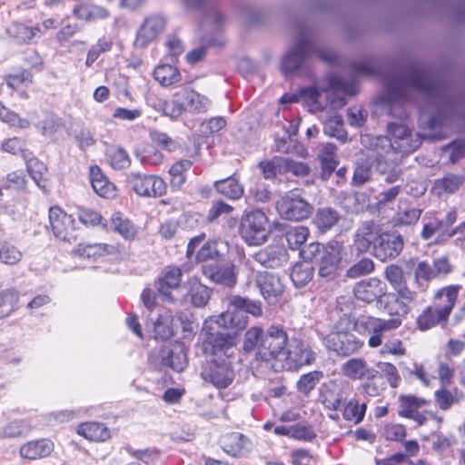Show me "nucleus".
I'll list each match as a JSON object with an SVG mask.
<instances>
[{
	"mask_svg": "<svg viewBox=\"0 0 465 465\" xmlns=\"http://www.w3.org/2000/svg\"><path fill=\"white\" fill-rule=\"evenodd\" d=\"M414 92L423 95L438 96L443 92V84L436 74L424 67H411L403 75L388 79L384 84V101L390 114L399 118L406 117L403 108Z\"/></svg>",
	"mask_w": 465,
	"mask_h": 465,
	"instance_id": "obj_1",
	"label": "nucleus"
},
{
	"mask_svg": "<svg viewBox=\"0 0 465 465\" xmlns=\"http://www.w3.org/2000/svg\"><path fill=\"white\" fill-rule=\"evenodd\" d=\"M387 134L388 136L365 134L361 138L366 156L377 163V169L381 173L395 164L396 159L391 154L407 155L416 151L421 143L420 135L413 134L404 124H388Z\"/></svg>",
	"mask_w": 465,
	"mask_h": 465,
	"instance_id": "obj_2",
	"label": "nucleus"
},
{
	"mask_svg": "<svg viewBox=\"0 0 465 465\" xmlns=\"http://www.w3.org/2000/svg\"><path fill=\"white\" fill-rule=\"evenodd\" d=\"M289 342V337L284 328L272 325L266 331L265 336L258 347L256 359L266 362L272 369V363L281 361Z\"/></svg>",
	"mask_w": 465,
	"mask_h": 465,
	"instance_id": "obj_3",
	"label": "nucleus"
},
{
	"mask_svg": "<svg viewBox=\"0 0 465 465\" xmlns=\"http://www.w3.org/2000/svg\"><path fill=\"white\" fill-rule=\"evenodd\" d=\"M314 51L309 33L306 30L301 31L295 39L293 46L282 59L281 71L284 76L289 77L303 68Z\"/></svg>",
	"mask_w": 465,
	"mask_h": 465,
	"instance_id": "obj_4",
	"label": "nucleus"
},
{
	"mask_svg": "<svg viewBox=\"0 0 465 465\" xmlns=\"http://www.w3.org/2000/svg\"><path fill=\"white\" fill-rule=\"evenodd\" d=\"M317 354L301 339L292 338L280 361L272 363L275 371L287 370L298 371L303 366L312 365L316 360Z\"/></svg>",
	"mask_w": 465,
	"mask_h": 465,
	"instance_id": "obj_5",
	"label": "nucleus"
},
{
	"mask_svg": "<svg viewBox=\"0 0 465 465\" xmlns=\"http://www.w3.org/2000/svg\"><path fill=\"white\" fill-rule=\"evenodd\" d=\"M276 210L282 218L299 222L309 218L313 207L299 189H294L285 193L277 201Z\"/></svg>",
	"mask_w": 465,
	"mask_h": 465,
	"instance_id": "obj_6",
	"label": "nucleus"
},
{
	"mask_svg": "<svg viewBox=\"0 0 465 465\" xmlns=\"http://www.w3.org/2000/svg\"><path fill=\"white\" fill-rule=\"evenodd\" d=\"M268 218L261 210L247 213L241 221L240 233L248 245H261L267 240Z\"/></svg>",
	"mask_w": 465,
	"mask_h": 465,
	"instance_id": "obj_7",
	"label": "nucleus"
},
{
	"mask_svg": "<svg viewBox=\"0 0 465 465\" xmlns=\"http://www.w3.org/2000/svg\"><path fill=\"white\" fill-rule=\"evenodd\" d=\"M323 344L328 351L339 356L347 357L356 353L364 341L353 332L347 331H331L323 338Z\"/></svg>",
	"mask_w": 465,
	"mask_h": 465,
	"instance_id": "obj_8",
	"label": "nucleus"
},
{
	"mask_svg": "<svg viewBox=\"0 0 465 465\" xmlns=\"http://www.w3.org/2000/svg\"><path fill=\"white\" fill-rule=\"evenodd\" d=\"M127 183L136 194L143 197L156 198L166 192V183L157 175L132 172L127 176Z\"/></svg>",
	"mask_w": 465,
	"mask_h": 465,
	"instance_id": "obj_9",
	"label": "nucleus"
},
{
	"mask_svg": "<svg viewBox=\"0 0 465 465\" xmlns=\"http://www.w3.org/2000/svg\"><path fill=\"white\" fill-rule=\"evenodd\" d=\"M205 348L214 357L213 360L231 361L237 353L235 338L229 333H210L205 341Z\"/></svg>",
	"mask_w": 465,
	"mask_h": 465,
	"instance_id": "obj_10",
	"label": "nucleus"
},
{
	"mask_svg": "<svg viewBox=\"0 0 465 465\" xmlns=\"http://www.w3.org/2000/svg\"><path fill=\"white\" fill-rule=\"evenodd\" d=\"M203 274L216 284L232 288L237 282L238 272L232 262H211L202 265Z\"/></svg>",
	"mask_w": 465,
	"mask_h": 465,
	"instance_id": "obj_11",
	"label": "nucleus"
},
{
	"mask_svg": "<svg viewBox=\"0 0 465 465\" xmlns=\"http://www.w3.org/2000/svg\"><path fill=\"white\" fill-rule=\"evenodd\" d=\"M203 379L217 389L229 387L235 377L231 361L213 360L202 372Z\"/></svg>",
	"mask_w": 465,
	"mask_h": 465,
	"instance_id": "obj_12",
	"label": "nucleus"
},
{
	"mask_svg": "<svg viewBox=\"0 0 465 465\" xmlns=\"http://www.w3.org/2000/svg\"><path fill=\"white\" fill-rule=\"evenodd\" d=\"M403 245L404 242L401 234L381 231L373 245L372 253L378 260L385 262L396 258L401 252Z\"/></svg>",
	"mask_w": 465,
	"mask_h": 465,
	"instance_id": "obj_13",
	"label": "nucleus"
},
{
	"mask_svg": "<svg viewBox=\"0 0 465 465\" xmlns=\"http://www.w3.org/2000/svg\"><path fill=\"white\" fill-rule=\"evenodd\" d=\"M344 246L339 242H330L322 252L319 261V274L321 277L332 279L337 272V269L342 261Z\"/></svg>",
	"mask_w": 465,
	"mask_h": 465,
	"instance_id": "obj_14",
	"label": "nucleus"
},
{
	"mask_svg": "<svg viewBox=\"0 0 465 465\" xmlns=\"http://www.w3.org/2000/svg\"><path fill=\"white\" fill-rule=\"evenodd\" d=\"M49 223L54 235L62 241L70 242L74 232V219L59 206L49 209Z\"/></svg>",
	"mask_w": 465,
	"mask_h": 465,
	"instance_id": "obj_15",
	"label": "nucleus"
},
{
	"mask_svg": "<svg viewBox=\"0 0 465 465\" xmlns=\"http://www.w3.org/2000/svg\"><path fill=\"white\" fill-rule=\"evenodd\" d=\"M157 359L160 361V368L168 367L178 372L183 371L187 365V355L182 344L162 347Z\"/></svg>",
	"mask_w": 465,
	"mask_h": 465,
	"instance_id": "obj_16",
	"label": "nucleus"
},
{
	"mask_svg": "<svg viewBox=\"0 0 465 465\" xmlns=\"http://www.w3.org/2000/svg\"><path fill=\"white\" fill-rule=\"evenodd\" d=\"M183 272L176 266H167L157 281V293L163 301L173 302V292L180 287Z\"/></svg>",
	"mask_w": 465,
	"mask_h": 465,
	"instance_id": "obj_17",
	"label": "nucleus"
},
{
	"mask_svg": "<svg viewBox=\"0 0 465 465\" xmlns=\"http://www.w3.org/2000/svg\"><path fill=\"white\" fill-rule=\"evenodd\" d=\"M387 292L386 284L378 278H369L355 284L353 292L356 299L372 302L382 298Z\"/></svg>",
	"mask_w": 465,
	"mask_h": 465,
	"instance_id": "obj_18",
	"label": "nucleus"
},
{
	"mask_svg": "<svg viewBox=\"0 0 465 465\" xmlns=\"http://www.w3.org/2000/svg\"><path fill=\"white\" fill-rule=\"evenodd\" d=\"M381 232L380 225L374 222H363L357 228L354 234L353 242L358 252H366L371 249L373 251V245L377 242Z\"/></svg>",
	"mask_w": 465,
	"mask_h": 465,
	"instance_id": "obj_19",
	"label": "nucleus"
},
{
	"mask_svg": "<svg viewBox=\"0 0 465 465\" xmlns=\"http://www.w3.org/2000/svg\"><path fill=\"white\" fill-rule=\"evenodd\" d=\"M6 35L16 45H32L41 37L39 25H29L22 22H13L5 29Z\"/></svg>",
	"mask_w": 465,
	"mask_h": 465,
	"instance_id": "obj_20",
	"label": "nucleus"
},
{
	"mask_svg": "<svg viewBox=\"0 0 465 465\" xmlns=\"http://www.w3.org/2000/svg\"><path fill=\"white\" fill-rule=\"evenodd\" d=\"M165 19L161 15H152L145 19L140 27L134 45L143 48L153 41L164 29Z\"/></svg>",
	"mask_w": 465,
	"mask_h": 465,
	"instance_id": "obj_21",
	"label": "nucleus"
},
{
	"mask_svg": "<svg viewBox=\"0 0 465 465\" xmlns=\"http://www.w3.org/2000/svg\"><path fill=\"white\" fill-rule=\"evenodd\" d=\"M253 259L266 268H277L288 262L287 250L279 244L268 245L253 254Z\"/></svg>",
	"mask_w": 465,
	"mask_h": 465,
	"instance_id": "obj_22",
	"label": "nucleus"
},
{
	"mask_svg": "<svg viewBox=\"0 0 465 465\" xmlns=\"http://www.w3.org/2000/svg\"><path fill=\"white\" fill-rule=\"evenodd\" d=\"M256 285L262 297L269 302L283 292V284L280 277L272 272H259L256 274Z\"/></svg>",
	"mask_w": 465,
	"mask_h": 465,
	"instance_id": "obj_23",
	"label": "nucleus"
},
{
	"mask_svg": "<svg viewBox=\"0 0 465 465\" xmlns=\"http://www.w3.org/2000/svg\"><path fill=\"white\" fill-rule=\"evenodd\" d=\"M401 325V320L393 317L388 320L373 318L370 321V337L368 345L371 348H378L382 344L383 333L395 330Z\"/></svg>",
	"mask_w": 465,
	"mask_h": 465,
	"instance_id": "obj_24",
	"label": "nucleus"
},
{
	"mask_svg": "<svg viewBox=\"0 0 465 465\" xmlns=\"http://www.w3.org/2000/svg\"><path fill=\"white\" fill-rule=\"evenodd\" d=\"M341 371L345 377L353 380H371L375 377V370L369 367L365 360L351 358L341 366Z\"/></svg>",
	"mask_w": 465,
	"mask_h": 465,
	"instance_id": "obj_25",
	"label": "nucleus"
},
{
	"mask_svg": "<svg viewBox=\"0 0 465 465\" xmlns=\"http://www.w3.org/2000/svg\"><path fill=\"white\" fill-rule=\"evenodd\" d=\"M460 290V285H449L439 290L434 296L433 307L437 309L441 315L449 318Z\"/></svg>",
	"mask_w": 465,
	"mask_h": 465,
	"instance_id": "obj_26",
	"label": "nucleus"
},
{
	"mask_svg": "<svg viewBox=\"0 0 465 465\" xmlns=\"http://www.w3.org/2000/svg\"><path fill=\"white\" fill-rule=\"evenodd\" d=\"M215 323L222 328L232 330L235 332L243 330L248 323V315L243 310L233 307L221 313L215 320Z\"/></svg>",
	"mask_w": 465,
	"mask_h": 465,
	"instance_id": "obj_27",
	"label": "nucleus"
},
{
	"mask_svg": "<svg viewBox=\"0 0 465 465\" xmlns=\"http://www.w3.org/2000/svg\"><path fill=\"white\" fill-rule=\"evenodd\" d=\"M179 96L183 102L184 112L202 114L205 113L209 108L210 102L208 98L194 90L188 88L182 89L179 91Z\"/></svg>",
	"mask_w": 465,
	"mask_h": 465,
	"instance_id": "obj_28",
	"label": "nucleus"
},
{
	"mask_svg": "<svg viewBox=\"0 0 465 465\" xmlns=\"http://www.w3.org/2000/svg\"><path fill=\"white\" fill-rule=\"evenodd\" d=\"M73 15L79 20L95 22L108 18L110 12L104 6L98 5L82 3L74 7Z\"/></svg>",
	"mask_w": 465,
	"mask_h": 465,
	"instance_id": "obj_29",
	"label": "nucleus"
},
{
	"mask_svg": "<svg viewBox=\"0 0 465 465\" xmlns=\"http://www.w3.org/2000/svg\"><path fill=\"white\" fill-rule=\"evenodd\" d=\"M109 228L127 241L134 240L138 233V227L120 212L112 214Z\"/></svg>",
	"mask_w": 465,
	"mask_h": 465,
	"instance_id": "obj_30",
	"label": "nucleus"
},
{
	"mask_svg": "<svg viewBox=\"0 0 465 465\" xmlns=\"http://www.w3.org/2000/svg\"><path fill=\"white\" fill-rule=\"evenodd\" d=\"M90 181L94 191L101 197L112 198L115 196L116 188L114 184L104 175L97 165L90 167Z\"/></svg>",
	"mask_w": 465,
	"mask_h": 465,
	"instance_id": "obj_31",
	"label": "nucleus"
},
{
	"mask_svg": "<svg viewBox=\"0 0 465 465\" xmlns=\"http://www.w3.org/2000/svg\"><path fill=\"white\" fill-rule=\"evenodd\" d=\"M54 450V444L50 440L41 439L32 440L20 448L22 457L28 460H35L48 456Z\"/></svg>",
	"mask_w": 465,
	"mask_h": 465,
	"instance_id": "obj_32",
	"label": "nucleus"
},
{
	"mask_svg": "<svg viewBox=\"0 0 465 465\" xmlns=\"http://www.w3.org/2000/svg\"><path fill=\"white\" fill-rule=\"evenodd\" d=\"M188 285L189 290L186 296L191 304L197 308L206 306L211 298V290L197 279H191Z\"/></svg>",
	"mask_w": 465,
	"mask_h": 465,
	"instance_id": "obj_33",
	"label": "nucleus"
},
{
	"mask_svg": "<svg viewBox=\"0 0 465 465\" xmlns=\"http://www.w3.org/2000/svg\"><path fill=\"white\" fill-rule=\"evenodd\" d=\"M465 182L461 174L447 173L434 182L432 191L439 196L454 193Z\"/></svg>",
	"mask_w": 465,
	"mask_h": 465,
	"instance_id": "obj_34",
	"label": "nucleus"
},
{
	"mask_svg": "<svg viewBox=\"0 0 465 465\" xmlns=\"http://www.w3.org/2000/svg\"><path fill=\"white\" fill-rule=\"evenodd\" d=\"M213 186L219 193L231 200L240 199L244 193L243 185L235 175L216 181Z\"/></svg>",
	"mask_w": 465,
	"mask_h": 465,
	"instance_id": "obj_35",
	"label": "nucleus"
},
{
	"mask_svg": "<svg viewBox=\"0 0 465 465\" xmlns=\"http://www.w3.org/2000/svg\"><path fill=\"white\" fill-rule=\"evenodd\" d=\"M77 433L94 441H104L110 437L109 430L99 422L82 423L77 428Z\"/></svg>",
	"mask_w": 465,
	"mask_h": 465,
	"instance_id": "obj_36",
	"label": "nucleus"
},
{
	"mask_svg": "<svg viewBox=\"0 0 465 465\" xmlns=\"http://www.w3.org/2000/svg\"><path fill=\"white\" fill-rule=\"evenodd\" d=\"M340 220V214L334 209L324 207L317 210L313 224L321 232L331 230Z\"/></svg>",
	"mask_w": 465,
	"mask_h": 465,
	"instance_id": "obj_37",
	"label": "nucleus"
},
{
	"mask_svg": "<svg viewBox=\"0 0 465 465\" xmlns=\"http://www.w3.org/2000/svg\"><path fill=\"white\" fill-rule=\"evenodd\" d=\"M153 77L163 86H169L181 81L179 70L170 64H159L153 71Z\"/></svg>",
	"mask_w": 465,
	"mask_h": 465,
	"instance_id": "obj_38",
	"label": "nucleus"
},
{
	"mask_svg": "<svg viewBox=\"0 0 465 465\" xmlns=\"http://www.w3.org/2000/svg\"><path fill=\"white\" fill-rule=\"evenodd\" d=\"M433 279H436L433 266L426 261L419 262L414 269V281L420 291L425 292Z\"/></svg>",
	"mask_w": 465,
	"mask_h": 465,
	"instance_id": "obj_39",
	"label": "nucleus"
},
{
	"mask_svg": "<svg viewBox=\"0 0 465 465\" xmlns=\"http://www.w3.org/2000/svg\"><path fill=\"white\" fill-rule=\"evenodd\" d=\"M323 132L326 135L334 137L344 143L347 141V132L343 126V120L340 114H335L324 121Z\"/></svg>",
	"mask_w": 465,
	"mask_h": 465,
	"instance_id": "obj_40",
	"label": "nucleus"
},
{
	"mask_svg": "<svg viewBox=\"0 0 465 465\" xmlns=\"http://www.w3.org/2000/svg\"><path fill=\"white\" fill-rule=\"evenodd\" d=\"M193 163L183 159L174 163L169 169L170 183L173 188H181L185 181V173L191 169Z\"/></svg>",
	"mask_w": 465,
	"mask_h": 465,
	"instance_id": "obj_41",
	"label": "nucleus"
},
{
	"mask_svg": "<svg viewBox=\"0 0 465 465\" xmlns=\"http://www.w3.org/2000/svg\"><path fill=\"white\" fill-rule=\"evenodd\" d=\"M19 292L15 289L0 292V319L9 316L17 309Z\"/></svg>",
	"mask_w": 465,
	"mask_h": 465,
	"instance_id": "obj_42",
	"label": "nucleus"
},
{
	"mask_svg": "<svg viewBox=\"0 0 465 465\" xmlns=\"http://www.w3.org/2000/svg\"><path fill=\"white\" fill-rule=\"evenodd\" d=\"M448 317L441 315L433 306L425 309L417 318L418 328L421 331H427L435 325L446 322Z\"/></svg>",
	"mask_w": 465,
	"mask_h": 465,
	"instance_id": "obj_43",
	"label": "nucleus"
},
{
	"mask_svg": "<svg viewBox=\"0 0 465 465\" xmlns=\"http://www.w3.org/2000/svg\"><path fill=\"white\" fill-rule=\"evenodd\" d=\"M313 276V268L310 262L296 263L292 270L291 279L297 288L304 287Z\"/></svg>",
	"mask_w": 465,
	"mask_h": 465,
	"instance_id": "obj_44",
	"label": "nucleus"
},
{
	"mask_svg": "<svg viewBox=\"0 0 465 465\" xmlns=\"http://www.w3.org/2000/svg\"><path fill=\"white\" fill-rule=\"evenodd\" d=\"M380 308H383L390 315H401L408 312V306L404 302L400 301L393 293H385V295L378 301Z\"/></svg>",
	"mask_w": 465,
	"mask_h": 465,
	"instance_id": "obj_45",
	"label": "nucleus"
},
{
	"mask_svg": "<svg viewBox=\"0 0 465 465\" xmlns=\"http://www.w3.org/2000/svg\"><path fill=\"white\" fill-rule=\"evenodd\" d=\"M366 408L365 403H360L359 401L354 398L351 399L344 405L342 417L345 420L358 424L363 420Z\"/></svg>",
	"mask_w": 465,
	"mask_h": 465,
	"instance_id": "obj_46",
	"label": "nucleus"
},
{
	"mask_svg": "<svg viewBox=\"0 0 465 465\" xmlns=\"http://www.w3.org/2000/svg\"><path fill=\"white\" fill-rule=\"evenodd\" d=\"M155 339L167 340L173 335V318L169 312L160 314L153 322Z\"/></svg>",
	"mask_w": 465,
	"mask_h": 465,
	"instance_id": "obj_47",
	"label": "nucleus"
},
{
	"mask_svg": "<svg viewBox=\"0 0 465 465\" xmlns=\"http://www.w3.org/2000/svg\"><path fill=\"white\" fill-rule=\"evenodd\" d=\"M107 156L110 165L114 169H125L131 164V159L128 153L122 147H113L109 149Z\"/></svg>",
	"mask_w": 465,
	"mask_h": 465,
	"instance_id": "obj_48",
	"label": "nucleus"
},
{
	"mask_svg": "<svg viewBox=\"0 0 465 465\" xmlns=\"http://www.w3.org/2000/svg\"><path fill=\"white\" fill-rule=\"evenodd\" d=\"M401 402V410L399 411V415L401 417H410L418 411L419 408L424 406L427 401L422 398H418L415 396H401L400 399Z\"/></svg>",
	"mask_w": 465,
	"mask_h": 465,
	"instance_id": "obj_49",
	"label": "nucleus"
},
{
	"mask_svg": "<svg viewBox=\"0 0 465 465\" xmlns=\"http://www.w3.org/2000/svg\"><path fill=\"white\" fill-rule=\"evenodd\" d=\"M265 333L261 327L254 326L247 330L244 335L242 349L246 352L258 351V347L263 340Z\"/></svg>",
	"mask_w": 465,
	"mask_h": 465,
	"instance_id": "obj_50",
	"label": "nucleus"
},
{
	"mask_svg": "<svg viewBox=\"0 0 465 465\" xmlns=\"http://www.w3.org/2000/svg\"><path fill=\"white\" fill-rule=\"evenodd\" d=\"M323 377L320 371H313L302 375L297 381L296 387L299 392L309 394Z\"/></svg>",
	"mask_w": 465,
	"mask_h": 465,
	"instance_id": "obj_51",
	"label": "nucleus"
},
{
	"mask_svg": "<svg viewBox=\"0 0 465 465\" xmlns=\"http://www.w3.org/2000/svg\"><path fill=\"white\" fill-rule=\"evenodd\" d=\"M230 305L239 308V310H243L246 315L250 313L255 317H259L262 313L261 302L247 298L233 296L230 301Z\"/></svg>",
	"mask_w": 465,
	"mask_h": 465,
	"instance_id": "obj_52",
	"label": "nucleus"
},
{
	"mask_svg": "<svg viewBox=\"0 0 465 465\" xmlns=\"http://www.w3.org/2000/svg\"><path fill=\"white\" fill-rule=\"evenodd\" d=\"M160 107L164 115L173 119L178 118L184 112V107L183 105L181 97L179 96V92H176L173 94L172 100L161 102Z\"/></svg>",
	"mask_w": 465,
	"mask_h": 465,
	"instance_id": "obj_53",
	"label": "nucleus"
},
{
	"mask_svg": "<svg viewBox=\"0 0 465 465\" xmlns=\"http://www.w3.org/2000/svg\"><path fill=\"white\" fill-rule=\"evenodd\" d=\"M30 428L28 424L22 420H15L0 427V439L15 438L26 434Z\"/></svg>",
	"mask_w": 465,
	"mask_h": 465,
	"instance_id": "obj_54",
	"label": "nucleus"
},
{
	"mask_svg": "<svg viewBox=\"0 0 465 465\" xmlns=\"http://www.w3.org/2000/svg\"><path fill=\"white\" fill-rule=\"evenodd\" d=\"M309 229L305 226H296L286 232V241L292 250H298L306 242Z\"/></svg>",
	"mask_w": 465,
	"mask_h": 465,
	"instance_id": "obj_55",
	"label": "nucleus"
},
{
	"mask_svg": "<svg viewBox=\"0 0 465 465\" xmlns=\"http://www.w3.org/2000/svg\"><path fill=\"white\" fill-rule=\"evenodd\" d=\"M299 95L307 103L311 112L322 111V104L319 101L321 93L315 86L301 88L299 90Z\"/></svg>",
	"mask_w": 465,
	"mask_h": 465,
	"instance_id": "obj_56",
	"label": "nucleus"
},
{
	"mask_svg": "<svg viewBox=\"0 0 465 465\" xmlns=\"http://www.w3.org/2000/svg\"><path fill=\"white\" fill-rule=\"evenodd\" d=\"M374 270V262L370 258H362L352 264L347 271L346 276L351 279L369 274Z\"/></svg>",
	"mask_w": 465,
	"mask_h": 465,
	"instance_id": "obj_57",
	"label": "nucleus"
},
{
	"mask_svg": "<svg viewBox=\"0 0 465 465\" xmlns=\"http://www.w3.org/2000/svg\"><path fill=\"white\" fill-rule=\"evenodd\" d=\"M149 135L153 143L164 150L173 152L178 147L177 142L173 140L167 134L159 130H152Z\"/></svg>",
	"mask_w": 465,
	"mask_h": 465,
	"instance_id": "obj_58",
	"label": "nucleus"
},
{
	"mask_svg": "<svg viewBox=\"0 0 465 465\" xmlns=\"http://www.w3.org/2000/svg\"><path fill=\"white\" fill-rule=\"evenodd\" d=\"M384 275L393 289L400 288L406 282L402 268L397 264L387 266Z\"/></svg>",
	"mask_w": 465,
	"mask_h": 465,
	"instance_id": "obj_59",
	"label": "nucleus"
},
{
	"mask_svg": "<svg viewBox=\"0 0 465 465\" xmlns=\"http://www.w3.org/2000/svg\"><path fill=\"white\" fill-rule=\"evenodd\" d=\"M316 437V434L311 425H306L302 423H297L291 426V435L290 438L311 441Z\"/></svg>",
	"mask_w": 465,
	"mask_h": 465,
	"instance_id": "obj_60",
	"label": "nucleus"
},
{
	"mask_svg": "<svg viewBox=\"0 0 465 465\" xmlns=\"http://www.w3.org/2000/svg\"><path fill=\"white\" fill-rule=\"evenodd\" d=\"M379 353L381 357L388 355L403 356L406 353V349L400 339L394 338L387 341L383 345L381 344Z\"/></svg>",
	"mask_w": 465,
	"mask_h": 465,
	"instance_id": "obj_61",
	"label": "nucleus"
},
{
	"mask_svg": "<svg viewBox=\"0 0 465 465\" xmlns=\"http://www.w3.org/2000/svg\"><path fill=\"white\" fill-rule=\"evenodd\" d=\"M22 252L14 245L4 243L0 245V262L5 264H15L22 259Z\"/></svg>",
	"mask_w": 465,
	"mask_h": 465,
	"instance_id": "obj_62",
	"label": "nucleus"
},
{
	"mask_svg": "<svg viewBox=\"0 0 465 465\" xmlns=\"http://www.w3.org/2000/svg\"><path fill=\"white\" fill-rule=\"evenodd\" d=\"M26 167L32 179L36 183L38 186H42L41 182L43 181L44 175L47 171L45 164L36 158H32L27 161Z\"/></svg>",
	"mask_w": 465,
	"mask_h": 465,
	"instance_id": "obj_63",
	"label": "nucleus"
},
{
	"mask_svg": "<svg viewBox=\"0 0 465 465\" xmlns=\"http://www.w3.org/2000/svg\"><path fill=\"white\" fill-rule=\"evenodd\" d=\"M422 213V210L419 208H408L400 211L396 214V223L401 225H412L418 223Z\"/></svg>",
	"mask_w": 465,
	"mask_h": 465,
	"instance_id": "obj_64",
	"label": "nucleus"
}]
</instances>
